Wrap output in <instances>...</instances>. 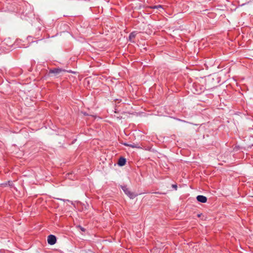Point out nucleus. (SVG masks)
Masks as SVG:
<instances>
[{"label": "nucleus", "mask_w": 253, "mask_h": 253, "mask_svg": "<svg viewBox=\"0 0 253 253\" xmlns=\"http://www.w3.org/2000/svg\"><path fill=\"white\" fill-rule=\"evenodd\" d=\"M121 188L125 193L128 196L130 199H134L137 195L135 194L134 193L131 192L129 189L126 187V186H122Z\"/></svg>", "instance_id": "f257e3e1"}, {"label": "nucleus", "mask_w": 253, "mask_h": 253, "mask_svg": "<svg viewBox=\"0 0 253 253\" xmlns=\"http://www.w3.org/2000/svg\"><path fill=\"white\" fill-rule=\"evenodd\" d=\"M56 242V237L53 235H50L47 237V243L50 245H54Z\"/></svg>", "instance_id": "f03ea898"}, {"label": "nucleus", "mask_w": 253, "mask_h": 253, "mask_svg": "<svg viewBox=\"0 0 253 253\" xmlns=\"http://www.w3.org/2000/svg\"><path fill=\"white\" fill-rule=\"evenodd\" d=\"M196 199L198 202L202 203H205L207 201V197L203 195H198Z\"/></svg>", "instance_id": "7ed1b4c3"}, {"label": "nucleus", "mask_w": 253, "mask_h": 253, "mask_svg": "<svg viewBox=\"0 0 253 253\" xmlns=\"http://www.w3.org/2000/svg\"><path fill=\"white\" fill-rule=\"evenodd\" d=\"M126 163V159L124 157H121L118 160V165L119 166H124Z\"/></svg>", "instance_id": "20e7f679"}, {"label": "nucleus", "mask_w": 253, "mask_h": 253, "mask_svg": "<svg viewBox=\"0 0 253 253\" xmlns=\"http://www.w3.org/2000/svg\"><path fill=\"white\" fill-rule=\"evenodd\" d=\"M63 71H64V70L60 68H54V69L50 70L49 73H53L54 74H58Z\"/></svg>", "instance_id": "39448f33"}, {"label": "nucleus", "mask_w": 253, "mask_h": 253, "mask_svg": "<svg viewBox=\"0 0 253 253\" xmlns=\"http://www.w3.org/2000/svg\"><path fill=\"white\" fill-rule=\"evenodd\" d=\"M151 8H153V9H160V8H161V9H163V6L162 5H155V6H152L151 7Z\"/></svg>", "instance_id": "423d86ee"}, {"label": "nucleus", "mask_w": 253, "mask_h": 253, "mask_svg": "<svg viewBox=\"0 0 253 253\" xmlns=\"http://www.w3.org/2000/svg\"><path fill=\"white\" fill-rule=\"evenodd\" d=\"M135 36H136V34H135V33L134 32H132V33H131L129 34V38L130 39H133V38H134L135 37Z\"/></svg>", "instance_id": "0eeeda50"}, {"label": "nucleus", "mask_w": 253, "mask_h": 253, "mask_svg": "<svg viewBox=\"0 0 253 253\" xmlns=\"http://www.w3.org/2000/svg\"><path fill=\"white\" fill-rule=\"evenodd\" d=\"M124 145L125 146H129L131 148H135V146L134 145H132V144H126V143H125Z\"/></svg>", "instance_id": "6e6552de"}, {"label": "nucleus", "mask_w": 253, "mask_h": 253, "mask_svg": "<svg viewBox=\"0 0 253 253\" xmlns=\"http://www.w3.org/2000/svg\"><path fill=\"white\" fill-rule=\"evenodd\" d=\"M172 187L173 188H174L175 190H176V189H177V185H176V184H173V185H172Z\"/></svg>", "instance_id": "1a4fd4ad"}]
</instances>
